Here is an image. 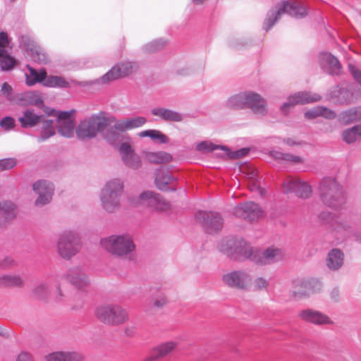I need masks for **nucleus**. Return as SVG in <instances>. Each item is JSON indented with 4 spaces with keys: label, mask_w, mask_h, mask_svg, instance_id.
Wrapping results in <instances>:
<instances>
[{
    "label": "nucleus",
    "mask_w": 361,
    "mask_h": 361,
    "mask_svg": "<svg viewBox=\"0 0 361 361\" xmlns=\"http://www.w3.org/2000/svg\"><path fill=\"white\" fill-rule=\"evenodd\" d=\"M282 258V251L279 248L271 247L263 251H252L250 259L258 264H268L278 262Z\"/></svg>",
    "instance_id": "18"
},
{
    "label": "nucleus",
    "mask_w": 361,
    "mask_h": 361,
    "mask_svg": "<svg viewBox=\"0 0 361 361\" xmlns=\"http://www.w3.org/2000/svg\"><path fill=\"white\" fill-rule=\"evenodd\" d=\"M2 94L8 97L12 92V87L7 82H4L1 86Z\"/></svg>",
    "instance_id": "58"
},
{
    "label": "nucleus",
    "mask_w": 361,
    "mask_h": 361,
    "mask_svg": "<svg viewBox=\"0 0 361 361\" xmlns=\"http://www.w3.org/2000/svg\"><path fill=\"white\" fill-rule=\"evenodd\" d=\"M81 241L79 235L71 231L60 234L56 242L58 255L63 259H71L79 252Z\"/></svg>",
    "instance_id": "8"
},
{
    "label": "nucleus",
    "mask_w": 361,
    "mask_h": 361,
    "mask_svg": "<svg viewBox=\"0 0 361 361\" xmlns=\"http://www.w3.org/2000/svg\"><path fill=\"white\" fill-rule=\"evenodd\" d=\"M49 293V286L46 283H41L36 286L33 290V295L37 298H44Z\"/></svg>",
    "instance_id": "50"
},
{
    "label": "nucleus",
    "mask_w": 361,
    "mask_h": 361,
    "mask_svg": "<svg viewBox=\"0 0 361 361\" xmlns=\"http://www.w3.org/2000/svg\"><path fill=\"white\" fill-rule=\"evenodd\" d=\"M125 334L127 336H132L134 334V329L133 327H127L125 329Z\"/></svg>",
    "instance_id": "61"
},
{
    "label": "nucleus",
    "mask_w": 361,
    "mask_h": 361,
    "mask_svg": "<svg viewBox=\"0 0 361 361\" xmlns=\"http://www.w3.org/2000/svg\"><path fill=\"white\" fill-rule=\"evenodd\" d=\"M178 345V343L173 341L162 343L154 348L153 352L157 354L159 359L166 357L172 353Z\"/></svg>",
    "instance_id": "43"
},
{
    "label": "nucleus",
    "mask_w": 361,
    "mask_h": 361,
    "mask_svg": "<svg viewBox=\"0 0 361 361\" xmlns=\"http://www.w3.org/2000/svg\"><path fill=\"white\" fill-rule=\"evenodd\" d=\"M166 42L161 39L154 40L144 47L145 51L147 53L154 52L164 47Z\"/></svg>",
    "instance_id": "51"
},
{
    "label": "nucleus",
    "mask_w": 361,
    "mask_h": 361,
    "mask_svg": "<svg viewBox=\"0 0 361 361\" xmlns=\"http://www.w3.org/2000/svg\"><path fill=\"white\" fill-rule=\"evenodd\" d=\"M246 108L260 116L267 112V105L265 99L259 94L253 91H246Z\"/></svg>",
    "instance_id": "22"
},
{
    "label": "nucleus",
    "mask_w": 361,
    "mask_h": 361,
    "mask_svg": "<svg viewBox=\"0 0 361 361\" xmlns=\"http://www.w3.org/2000/svg\"><path fill=\"white\" fill-rule=\"evenodd\" d=\"M167 298L165 295L161 293L154 299L153 306L156 308H161L167 304Z\"/></svg>",
    "instance_id": "53"
},
{
    "label": "nucleus",
    "mask_w": 361,
    "mask_h": 361,
    "mask_svg": "<svg viewBox=\"0 0 361 361\" xmlns=\"http://www.w3.org/2000/svg\"><path fill=\"white\" fill-rule=\"evenodd\" d=\"M255 190H260V188L258 185H257L255 183H254L253 185L250 186V190L254 191Z\"/></svg>",
    "instance_id": "63"
},
{
    "label": "nucleus",
    "mask_w": 361,
    "mask_h": 361,
    "mask_svg": "<svg viewBox=\"0 0 361 361\" xmlns=\"http://www.w3.org/2000/svg\"><path fill=\"white\" fill-rule=\"evenodd\" d=\"M344 255L337 248L332 249L327 255L326 264L327 267L333 271L338 270L343 264Z\"/></svg>",
    "instance_id": "29"
},
{
    "label": "nucleus",
    "mask_w": 361,
    "mask_h": 361,
    "mask_svg": "<svg viewBox=\"0 0 361 361\" xmlns=\"http://www.w3.org/2000/svg\"><path fill=\"white\" fill-rule=\"evenodd\" d=\"M103 248L118 257H126L133 252L135 245L129 235H112L101 240Z\"/></svg>",
    "instance_id": "7"
},
{
    "label": "nucleus",
    "mask_w": 361,
    "mask_h": 361,
    "mask_svg": "<svg viewBox=\"0 0 361 361\" xmlns=\"http://www.w3.org/2000/svg\"><path fill=\"white\" fill-rule=\"evenodd\" d=\"M233 214L235 216L254 221L262 217L264 214L259 205L254 202H245L234 207Z\"/></svg>",
    "instance_id": "12"
},
{
    "label": "nucleus",
    "mask_w": 361,
    "mask_h": 361,
    "mask_svg": "<svg viewBox=\"0 0 361 361\" xmlns=\"http://www.w3.org/2000/svg\"><path fill=\"white\" fill-rule=\"evenodd\" d=\"M55 134V128L52 120H45L42 123L40 135L37 137L38 142H44Z\"/></svg>",
    "instance_id": "44"
},
{
    "label": "nucleus",
    "mask_w": 361,
    "mask_h": 361,
    "mask_svg": "<svg viewBox=\"0 0 361 361\" xmlns=\"http://www.w3.org/2000/svg\"><path fill=\"white\" fill-rule=\"evenodd\" d=\"M338 120L345 125L361 122V106H357L341 112Z\"/></svg>",
    "instance_id": "32"
},
{
    "label": "nucleus",
    "mask_w": 361,
    "mask_h": 361,
    "mask_svg": "<svg viewBox=\"0 0 361 361\" xmlns=\"http://www.w3.org/2000/svg\"><path fill=\"white\" fill-rule=\"evenodd\" d=\"M227 107L233 109H246V91L230 97L226 102Z\"/></svg>",
    "instance_id": "42"
},
{
    "label": "nucleus",
    "mask_w": 361,
    "mask_h": 361,
    "mask_svg": "<svg viewBox=\"0 0 361 361\" xmlns=\"http://www.w3.org/2000/svg\"><path fill=\"white\" fill-rule=\"evenodd\" d=\"M342 140L346 144H353L361 139V124L345 129L342 133Z\"/></svg>",
    "instance_id": "38"
},
{
    "label": "nucleus",
    "mask_w": 361,
    "mask_h": 361,
    "mask_svg": "<svg viewBox=\"0 0 361 361\" xmlns=\"http://www.w3.org/2000/svg\"><path fill=\"white\" fill-rule=\"evenodd\" d=\"M321 97L318 94L311 92H298L287 98V101L281 106V111L286 114L289 110L297 104H304L320 100Z\"/></svg>",
    "instance_id": "13"
},
{
    "label": "nucleus",
    "mask_w": 361,
    "mask_h": 361,
    "mask_svg": "<svg viewBox=\"0 0 361 361\" xmlns=\"http://www.w3.org/2000/svg\"><path fill=\"white\" fill-rule=\"evenodd\" d=\"M118 151L121 159L126 166L133 169H137L142 166V159L140 155L135 153L132 145L124 142L120 144Z\"/></svg>",
    "instance_id": "20"
},
{
    "label": "nucleus",
    "mask_w": 361,
    "mask_h": 361,
    "mask_svg": "<svg viewBox=\"0 0 361 361\" xmlns=\"http://www.w3.org/2000/svg\"><path fill=\"white\" fill-rule=\"evenodd\" d=\"M192 2L195 4H202L205 0H192Z\"/></svg>",
    "instance_id": "64"
},
{
    "label": "nucleus",
    "mask_w": 361,
    "mask_h": 361,
    "mask_svg": "<svg viewBox=\"0 0 361 361\" xmlns=\"http://www.w3.org/2000/svg\"><path fill=\"white\" fill-rule=\"evenodd\" d=\"M8 36L4 32H0V67L2 71H11L16 64V60L7 51Z\"/></svg>",
    "instance_id": "23"
},
{
    "label": "nucleus",
    "mask_w": 361,
    "mask_h": 361,
    "mask_svg": "<svg viewBox=\"0 0 361 361\" xmlns=\"http://www.w3.org/2000/svg\"><path fill=\"white\" fill-rule=\"evenodd\" d=\"M139 137H148L152 140L161 144H165L169 142V138L164 133L157 130H146L141 131L138 133Z\"/></svg>",
    "instance_id": "45"
},
{
    "label": "nucleus",
    "mask_w": 361,
    "mask_h": 361,
    "mask_svg": "<svg viewBox=\"0 0 361 361\" xmlns=\"http://www.w3.org/2000/svg\"><path fill=\"white\" fill-rule=\"evenodd\" d=\"M299 317L304 322L315 325L332 324V320L322 312L312 310L305 309L299 312Z\"/></svg>",
    "instance_id": "25"
},
{
    "label": "nucleus",
    "mask_w": 361,
    "mask_h": 361,
    "mask_svg": "<svg viewBox=\"0 0 361 361\" xmlns=\"http://www.w3.org/2000/svg\"><path fill=\"white\" fill-rule=\"evenodd\" d=\"M319 63L322 69L330 75H338L341 65L338 59L329 52H322L319 56Z\"/></svg>",
    "instance_id": "24"
},
{
    "label": "nucleus",
    "mask_w": 361,
    "mask_h": 361,
    "mask_svg": "<svg viewBox=\"0 0 361 361\" xmlns=\"http://www.w3.org/2000/svg\"><path fill=\"white\" fill-rule=\"evenodd\" d=\"M42 115L37 114L33 109H26L18 118V121L23 128H32L41 122Z\"/></svg>",
    "instance_id": "28"
},
{
    "label": "nucleus",
    "mask_w": 361,
    "mask_h": 361,
    "mask_svg": "<svg viewBox=\"0 0 361 361\" xmlns=\"http://www.w3.org/2000/svg\"><path fill=\"white\" fill-rule=\"evenodd\" d=\"M133 204L149 207L157 211H167L171 206L159 194L152 191L143 192Z\"/></svg>",
    "instance_id": "11"
},
{
    "label": "nucleus",
    "mask_w": 361,
    "mask_h": 361,
    "mask_svg": "<svg viewBox=\"0 0 361 361\" xmlns=\"http://www.w3.org/2000/svg\"><path fill=\"white\" fill-rule=\"evenodd\" d=\"M285 13L297 18H303L307 15V8L303 3L299 1H282L267 12L263 29L269 31Z\"/></svg>",
    "instance_id": "2"
},
{
    "label": "nucleus",
    "mask_w": 361,
    "mask_h": 361,
    "mask_svg": "<svg viewBox=\"0 0 361 361\" xmlns=\"http://www.w3.org/2000/svg\"><path fill=\"white\" fill-rule=\"evenodd\" d=\"M269 281L264 277H257L254 281L252 280L250 289L248 290L259 291L266 290L269 286Z\"/></svg>",
    "instance_id": "48"
},
{
    "label": "nucleus",
    "mask_w": 361,
    "mask_h": 361,
    "mask_svg": "<svg viewBox=\"0 0 361 361\" xmlns=\"http://www.w3.org/2000/svg\"><path fill=\"white\" fill-rule=\"evenodd\" d=\"M16 205L11 201L0 202V222H6L16 216Z\"/></svg>",
    "instance_id": "41"
},
{
    "label": "nucleus",
    "mask_w": 361,
    "mask_h": 361,
    "mask_svg": "<svg viewBox=\"0 0 361 361\" xmlns=\"http://www.w3.org/2000/svg\"><path fill=\"white\" fill-rule=\"evenodd\" d=\"M114 121V116H106L104 112L92 114L80 122L75 129L77 137L80 140L94 138Z\"/></svg>",
    "instance_id": "3"
},
{
    "label": "nucleus",
    "mask_w": 361,
    "mask_h": 361,
    "mask_svg": "<svg viewBox=\"0 0 361 361\" xmlns=\"http://www.w3.org/2000/svg\"><path fill=\"white\" fill-rule=\"evenodd\" d=\"M32 189L39 195L35 201L37 206H43L51 201L54 192V185L51 182L38 180L33 183Z\"/></svg>",
    "instance_id": "21"
},
{
    "label": "nucleus",
    "mask_w": 361,
    "mask_h": 361,
    "mask_svg": "<svg viewBox=\"0 0 361 361\" xmlns=\"http://www.w3.org/2000/svg\"><path fill=\"white\" fill-rule=\"evenodd\" d=\"M319 217L325 223L331 224L333 228L338 232H341V230L347 231L349 229V226L347 224L338 222V217L329 212H322Z\"/></svg>",
    "instance_id": "37"
},
{
    "label": "nucleus",
    "mask_w": 361,
    "mask_h": 361,
    "mask_svg": "<svg viewBox=\"0 0 361 361\" xmlns=\"http://www.w3.org/2000/svg\"><path fill=\"white\" fill-rule=\"evenodd\" d=\"M143 158L149 163L159 164H167L172 159V156L166 152H143Z\"/></svg>",
    "instance_id": "31"
},
{
    "label": "nucleus",
    "mask_w": 361,
    "mask_h": 361,
    "mask_svg": "<svg viewBox=\"0 0 361 361\" xmlns=\"http://www.w3.org/2000/svg\"><path fill=\"white\" fill-rule=\"evenodd\" d=\"M197 149L202 152H209L215 150H221L222 152L219 156H226L231 159H238L245 157L248 152L249 149L242 148L235 152H231L228 147L224 145H215L210 141H202L197 144Z\"/></svg>",
    "instance_id": "14"
},
{
    "label": "nucleus",
    "mask_w": 361,
    "mask_h": 361,
    "mask_svg": "<svg viewBox=\"0 0 361 361\" xmlns=\"http://www.w3.org/2000/svg\"><path fill=\"white\" fill-rule=\"evenodd\" d=\"M218 249L224 255L236 260L250 259L252 253V247L245 240L238 237L222 239L219 243Z\"/></svg>",
    "instance_id": "4"
},
{
    "label": "nucleus",
    "mask_w": 361,
    "mask_h": 361,
    "mask_svg": "<svg viewBox=\"0 0 361 361\" xmlns=\"http://www.w3.org/2000/svg\"><path fill=\"white\" fill-rule=\"evenodd\" d=\"M123 192V182L121 179L114 178L106 182L100 193L102 208L109 213L118 209Z\"/></svg>",
    "instance_id": "5"
},
{
    "label": "nucleus",
    "mask_w": 361,
    "mask_h": 361,
    "mask_svg": "<svg viewBox=\"0 0 361 361\" xmlns=\"http://www.w3.org/2000/svg\"><path fill=\"white\" fill-rule=\"evenodd\" d=\"M320 197L326 207L338 211L346 204V195L343 187L334 178H326L319 186Z\"/></svg>",
    "instance_id": "1"
},
{
    "label": "nucleus",
    "mask_w": 361,
    "mask_h": 361,
    "mask_svg": "<svg viewBox=\"0 0 361 361\" xmlns=\"http://www.w3.org/2000/svg\"><path fill=\"white\" fill-rule=\"evenodd\" d=\"M31 59L39 63H47L48 59L45 53L37 48L30 49Z\"/></svg>",
    "instance_id": "49"
},
{
    "label": "nucleus",
    "mask_w": 361,
    "mask_h": 361,
    "mask_svg": "<svg viewBox=\"0 0 361 361\" xmlns=\"http://www.w3.org/2000/svg\"><path fill=\"white\" fill-rule=\"evenodd\" d=\"M348 69L354 79L361 85V71L353 64H348Z\"/></svg>",
    "instance_id": "56"
},
{
    "label": "nucleus",
    "mask_w": 361,
    "mask_h": 361,
    "mask_svg": "<svg viewBox=\"0 0 361 361\" xmlns=\"http://www.w3.org/2000/svg\"><path fill=\"white\" fill-rule=\"evenodd\" d=\"M136 68V64L130 61H124L113 66L101 78L91 80L90 85H104L110 81L130 75Z\"/></svg>",
    "instance_id": "9"
},
{
    "label": "nucleus",
    "mask_w": 361,
    "mask_h": 361,
    "mask_svg": "<svg viewBox=\"0 0 361 361\" xmlns=\"http://www.w3.org/2000/svg\"><path fill=\"white\" fill-rule=\"evenodd\" d=\"M158 359L159 357H157V354L153 352L152 355L144 358L142 361H153Z\"/></svg>",
    "instance_id": "60"
},
{
    "label": "nucleus",
    "mask_w": 361,
    "mask_h": 361,
    "mask_svg": "<svg viewBox=\"0 0 361 361\" xmlns=\"http://www.w3.org/2000/svg\"><path fill=\"white\" fill-rule=\"evenodd\" d=\"M152 114L166 121L180 122L183 119V116L181 114L161 107L152 109Z\"/></svg>",
    "instance_id": "30"
},
{
    "label": "nucleus",
    "mask_w": 361,
    "mask_h": 361,
    "mask_svg": "<svg viewBox=\"0 0 361 361\" xmlns=\"http://www.w3.org/2000/svg\"><path fill=\"white\" fill-rule=\"evenodd\" d=\"M283 142L288 146L293 147V146H304L307 143L303 140H299L295 137H287L283 139Z\"/></svg>",
    "instance_id": "55"
},
{
    "label": "nucleus",
    "mask_w": 361,
    "mask_h": 361,
    "mask_svg": "<svg viewBox=\"0 0 361 361\" xmlns=\"http://www.w3.org/2000/svg\"><path fill=\"white\" fill-rule=\"evenodd\" d=\"M122 132L123 131L115 128L114 122H113L111 125L108 126L105 130L101 131L100 133L109 143L112 145H116L122 139L123 136L121 134Z\"/></svg>",
    "instance_id": "39"
},
{
    "label": "nucleus",
    "mask_w": 361,
    "mask_h": 361,
    "mask_svg": "<svg viewBox=\"0 0 361 361\" xmlns=\"http://www.w3.org/2000/svg\"><path fill=\"white\" fill-rule=\"evenodd\" d=\"M43 85L48 87H61L65 88L69 87V82L65 78L61 76L50 75L47 76L43 82Z\"/></svg>",
    "instance_id": "46"
},
{
    "label": "nucleus",
    "mask_w": 361,
    "mask_h": 361,
    "mask_svg": "<svg viewBox=\"0 0 361 361\" xmlns=\"http://www.w3.org/2000/svg\"><path fill=\"white\" fill-rule=\"evenodd\" d=\"M177 178L166 173L161 169L156 171L155 184L160 190H168V185L175 182Z\"/></svg>",
    "instance_id": "36"
},
{
    "label": "nucleus",
    "mask_w": 361,
    "mask_h": 361,
    "mask_svg": "<svg viewBox=\"0 0 361 361\" xmlns=\"http://www.w3.org/2000/svg\"><path fill=\"white\" fill-rule=\"evenodd\" d=\"M188 73H189V70L187 68H183L180 69H177L176 71V73L178 75H185L188 74Z\"/></svg>",
    "instance_id": "59"
},
{
    "label": "nucleus",
    "mask_w": 361,
    "mask_h": 361,
    "mask_svg": "<svg viewBox=\"0 0 361 361\" xmlns=\"http://www.w3.org/2000/svg\"><path fill=\"white\" fill-rule=\"evenodd\" d=\"M16 159L14 158L0 159V171L11 169L16 165Z\"/></svg>",
    "instance_id": "52"
},
{
    "label": "nucleus",
    "mask_w": 361,
    "mask_h": 361,
    "mask_svg": "<svg viewBox=\"0 0 361 361\" xmlns=\"http://www.w3.org/2000/svg\"><path fill=\"white\" fill-rule=\"evenodd\" d=\"M72 111H57V126L59 133L65 137H72L75 131V121L71 118Z\"/></svg>",
    "instance_id": "19"
},
{
    "label": "nucleus",
    "mask_w": 361,
    "mask_h": 361,
    "mask_svg": "<svg viewBox=\"0 0 361 361\" xmlns=\"http://www.w3.org/2000/svg\"><path fill=\"white\" fill-rule=\"evenodd\" d=\"M64 277L78 289H83L90 284L88 276L78 267L68 270Z\"/></svg>",
    "instance_id": "26"
},
{
    "label": "nucleus",
    "mask_w": 361,
    "mask_h": 361,
    "mask_svg": "<svg viewBox=\"0 0 361 361\" xmlns=\"http://www.w3.org/2000/svg\"><path fill=\"white\" fill-rule=\"evenodd\" d=\"M96 318L101 322L118 326L128 320V313L126 309L116 304H103L94 310Z\"/></svg>",
    "instance_id": "6"
},
{
    "label": "nucleus",
    "mask_w": 361,
    "mask_h": 361,
    "mask_svg": "<svg viewBox=\"0 0 361 361\" xmlns=\"http://www.w3.org/2000/svg\"><path fill=\"white\" fill-rule=\"evenodd\" d=\"M23 283V279L17 275H3L0 276V285L7 286H19Z\"/></svg>",
    "instance_id": "47"
},
{
    "label": "nucleus",
    "mask_w": 361,
    "mask_h": 361,
    "mask_svg": "<svg viewBox=\"0 0 361 361\" xmlns=\"http://www.w3.org/2000/svg\"><path fill=\"white\" fill-rule=\"evenodd\" d=\"M47 361H80L82 355L75 352H54L45 357Z\"/></svg>",
    "instance_id": "33"
},
{
    "label": "nucleus",
    "mask_w": 361,
    "mask_h": 361,
    "mask_svg": "<svg viewBox=\"0 0 361 361\" xmlns=\"http://www.w3.org/2000/svg\"><path fill=\"white\" fill-rule=\"evenodd\" d=\"M257 177V172L255 170H252L250 174H249V178L252 180H255V178Z\"/></svg>",
    "instance_id": "62"
},
{
    "label": "nucleus",
    "mask_w": 361,
    "mask_h": 361,
    "mask_svg": "<svg viewBox=\"0 0 361 361\" xmlns=\"http://www.w3.org/2000/svg\"><path fill=\"white\" fill-rule=\"evenodd\" d=\"M271 156L279 161H284L288 164H299L304 163V158L302 157L291 154L283 153L279 151L273 150L270 152Z\"/></svg>",
    "instance_id": "40"
},
{
    "label": "nucleus",
    "mask_w": 361,
    "mask_h": 361,
    "mask_svg": "<svg viewBox=\"0 0 361 361\" xmlns=\"http://www.w3.org/2000/svg\"><path fill=\"white\" fill-rule=\"evenodd\" d=\"M16 361H34L32 356L26 352L20 353L16 359Z\"/></svg>",
    "instance_id": "57"
},
{
    "label": "nucleus",
    "mask_w": 361,
    "mask_h": 361,
    "mask_svg": "<svg viewBox=\"0 0 361 361\" xmlns=\"http://www.w3.org/2000/svg\"><path fill=\"white\" fill-rule=\"evenodd\" d=\"M293 284V294L297 298L310 296L322 288L321 282L316 279H297Z\"/></svg>",
    "instance_id": "15"
},
{
    "label": "nucleus",
    "mask_w": 361,
    "mask_h": 361,
    "mask_svg": "<svg viewBox=\"0 0 361 361\" xmlns=\"http://www.w3.org/2000/svg\"><path fill=\"white\" fill-rule=\"evenodd\" d=\"M318 116L333 119L336 117V113L329 109L320 106H314L305 113V117L307 119H314Z\"/></svg>",
    "instance_id": "34"
},
{
    "label": "nucleus",
    "mask_w": 361,
    "mask_h": 361,
    "mask_svg": "<svg viewBox=\"0 0 361 361\" xmlns=\"http://www.w3.org/2000/svg\"><path fill=\"white\" fill-rule=\"evenodd\" d=\"M285 193L294 192L300 198H307L312 192L310 185L296 178H287L283 182Z\"/></svg>",
    "instance_id": "17"
},
{
    "label": "nucleus",
    "mask_w": 361,
    "mask_h": 361,
    "mask_svg": "<svg viewBox=\"0 0 361 361\" xmlns=\"http://www.w3.org/2000/svg\"><path fill=\"white\" fill-rule=\"evenodd\" d=\"M222 281L231 288L247 290L252 285V276L245 270H235L224 274Z\"/></svg>",
    "instance_id": "10"
},
{
    "label": "nucleus",
    "mask_w": 361,
    "mask_h": 361,
    "mask_svg": "<svg viewBox=\"0 0 361 361\" xmlns=\"http://www.w3.org/2000/svg\"><path fill=\"white\" fill-rule=\"evenodd\" d=\"M28 73H25L26 84L28 86H32L38 82H44L47 78V71L44 68L37 71L32 67L27 66Z\"/></svg>",
    "instance_id": "35"
},
{
    "label": "nucleus",
    "mask_w": 361,
    "mask_h": 361,
    "mask_svg": "<svg viewBox=\"0 0 361 361\" xmlns=\"http://www.w3.org/2000/svg\"><path fill=\"white\" fill-rule=\"evenodd\" d=\"M195 219L203 225L209 233L218 231L223 226V219L216 212L199 211L195 214Z\"/></svg>",
    "instance_id": "16"
},
{
    "label": "nucleus",
    "mask_w": 361,
    "mask_h": 361,
    "mask_svg": "<svg viewBox=\"0 0 361 361\" xmlns=\"http://www.w3.org/2000/svg\"><path fill=\"white\" fill-rule=\"evenodd\" d=\"M147 120L142 116L127 118L123 120H116L114 118V127L120 131H126L142 126Z\"/></svg>",
    "instance_id": "27"
},
{
    "label": "nucleus",
    "mask_w": 361,
    "mask_h": 361,
    "mask_svg": "<svg viewBox=\"0 0 361 361\" xmlns=\"http://www.w3.org/2000/svg\"><path fill=\"white\" fill-rule=\"evenodd\" d=\"M0 126L1 128L6 130H9L12 128H13L15 126V121L13 118L6 116L4 117L1 121H0Z\"/></svg>",
    "instance_id": "54"
}]
</instances>
